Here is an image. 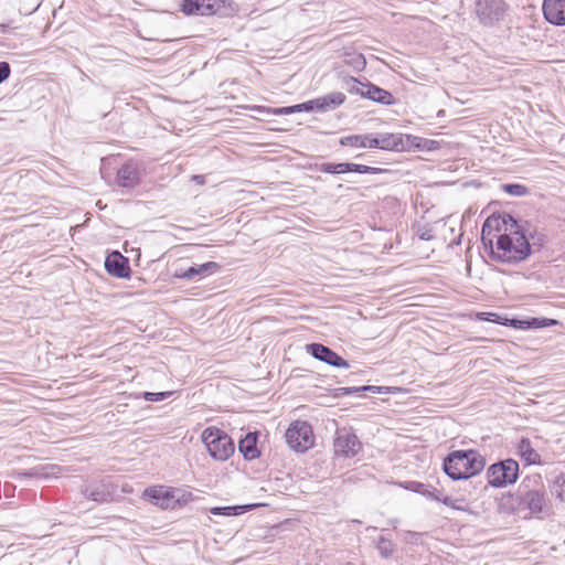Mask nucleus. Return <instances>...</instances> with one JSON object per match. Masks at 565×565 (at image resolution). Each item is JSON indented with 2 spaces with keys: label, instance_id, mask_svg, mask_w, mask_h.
Here are the masks:
<instances>
[{
  "label": "nucleus",
  "instance_id": "nucleus-1",
  "mask_svg": "<svg viewBox=\"0 0 565 565\" xmlns=\"http://www.w3.org/2000/svg\"><path fill=\"white\" fill-rule=\"evenodd\" d=\"M481 242L488 256L499 263L516 265L531 256L526 232L504 212L492 214L484 221Z\"/></svg>",
  "mask_w": 565,
  "mask_h": 565
},
{
  "label": "nucleus",
  "instance_id": "nucleus-2",
  "mask_svg": "<svg viewBox=\"0 0 565 565\" xmlns=\"http://www.w3.org/2000/svg\"><path fill=\"white\" fill-rule=\"evenodd\" d=\"M486 458L478 450H454L444 459L443 470L454 481H465L463 491L469 497L481 493L487 486L481 481H476L486 467Z\"/></svg>",
  "mask_w": 565,
  "mask_h": 565
},
{
  "label": "nucleus",
  "instance_id": "nucleus-3",
  "mask_svg": "<svg viewBox=\"0 0 565 565\" xmlns=\"http://www.w3.org/2000/svg\"><path fill=\"white\" fill-rule=\"evenodd\" d=\"M422 142H428V140L402 134H381V135H350L344 136L340 139V145L358 148H377L382 150L403 151L414 146L417 148L422 147Z\"/></svg>",
  "mask_w": 565,
  "mask_h": 565
},
{
  "label": "nucleus",
  "instance_id": "nucleus-4",
  "mask_svg": "<svg viewBox=\"0 0 565 565\" xmlns=\"http://www.w3.org/2000/svg\"><path fill=\"white\" fill-rule=\"evenodd\" d=\"M511 498L515 512H526L524 518L543 512L546 500L541 476L525 477Z\"/></svg>",
  "mask_w": 565,
  "mask_h": 565
},
{
  "label": "nucleus",
  "instance_id": "nucleus-5",
  "mask_svg": "<svg viewBox=\"0 0 565 565\" xmlns=\"http://www.w3.org/2000/svg\"><path fill=\"white\" fill-rule=\"evenodd\" d=\"M202 440L212 458L220 461L227 460L235 450L232 438L222 429L207 427L202 434Z\"/></svg>",
  "mask_w": 565,
  "mask_h": 565
},
{
  "label": "nucleus",
  "instance_id": "nucleus-6",
  "mask_svg": "<svg viewBox=\"0 0 565 565\" xmlns=\"http://www.w3.org/2000/svg\"><path fill=\"white\" fill-rule=\"evenodd\" d=\"M519 477V463L513 459L501 460L487 470V487L504 488L513 484Z\"/></svg>",
  "mask_w": 565,
  "mask_h": 565
},
{
  "label": "nucleus",
  "instance_id": "nucleus-7",
  "mask_svg": "<svg viewBox=\"0 0 565 565\" xmlns=\"http://www.w3.org/2000/svg\"><path fill=\"white\" fill-rule=\"evenodd\" d=\"M285 438L288 446L299 452L308 450L315 443L312 427L306 420L291 423L286 430Z\"/></svg>",
  "mask_w": 565,
  "mask_h": 565
},
{
  "label": "nucleus",
  "instance_id": "nucleus-8",
  "mask_svg": "<svg viewBox=\"0 0 565 565\" xmlns=\"http://www.w3.org/2000/svg\"><path fill=\"white\" fill-rule=\"evenodd\" d=\"M475 11L480 23L491 26L503 19L507 4L503 0H476Z\"/></svg>",
  "mask_w": 565,
  "mask_h": 565
},
{
  "label": "nucleus",
  "instance_id": "nucleus-9",
  "mask_svg": "<svg viewBox=\"0 0 565 565\" xmlns=\"http://www.w3.org/2000/svg\"><path fill=\"white\" fill-rule=\"evenodd\" d=\"M333 449L337 457L352 458L362 449V443L350 428H339L335 431Z\"/></svg>",
  "mask_w": 565,
  "mask_h": 565
},
{
  "label": "nucleus",
  "instance_id": "nucleus-10",
  "mask_svg": "<svg viewBox=\"0 0 565 565\" xmlns=\"http://www.w3.org/2000/svg\"><path fill=\"white\" fill-rule=\"evenodd\" d=\"M317 170L323 173L330 174H344L350 172L356 173H370V174H380L387 172L386 169L370 167L365 164L352 163V162H323L316 166Z\"/></svg>",
  "mask_w": 565,
  "mask_h": 565
},
{
  "label": "nucleus",
  "instance_id": "nucleus-11",
  "mask_svg": "<svg viewBox=\"0 0 565 565\" xmlns=\"http://www.w3.org/2000/svg\"><path fill=\"white\" fill-rule=\"evenodd\" d=\"M306 351L312 358L334 367L348 369L350 366L349 362L340 356L337 352H334L329 347L322 343H309L306 345Z\"/></svg>",
  "mask_w": 565,
  "mask_h": 565
},
{
  "label": "nucleus",
  "instance_id": "nucleus-12",
  "mask_svg": "<svg viewBox=\"0 0 565 565\" xmlns=\"http://www.w3.org/2000/svg\"><path fill=\"white\" fill-rule=\"evenodd\" d=\"M223 8V0H182L180 10L186 15H213Z\"/></svg>",
  "mask_w": 565,
  "mask_h": 565
},
{
  "label": "nucleus",
  "instance_id": "nucleus-13",
  "mask_svg": "<svg viewBox=\"0 0 565 565\" xmlns=\"http://www.w3.org/2000/svg\"><path fill=\"white\" fill-rule=\"evenodd\" d=\"M82 494L96 503H107L113 501L114 489L110 483L96 481L85 484L81 489Z\"/></svg>",
  "mask_w": 565,
  "mask_h": 565
},
{
  "label": "nucleus",
  "instance_id": "nucleus-14",
  "mask_svg": "<svg viewBox=\"0 0 565 565\" xmlns=\"http://www.w3.org/2000/svg\"><path fill=\"white\" fill-rule=\"evenodd\" d=\"M107 273L117 278H129L131 269L127 257L119 252L110 253L105 259Z\"/></svg>",
  "mask_w": 565,
  "mask_h": 565
},
{
  "label": "nucleus",
  "instance_id": "nucleus-15",
  "mask_svg": "<svg viewBox=\"0 0 565 565\" xmlns=\"http://www.w3.org/2000/svg\"><path fill=\"white\" fill-rule=\"evenodd\" d=\"M116 182L120 188L134 189L140 183V170L132 161L124 163L118 170Z\"/></svg>",
  "mask_w": 565,
  "mask_h": 565
},
{
  "label": "nucleus",
  "instance_id": "nucleus-16",
  "mask_svg": "<svg viewBox=\"0 0 565 565\" xmlns=\"http://www.w3.org/2000/svg\"><path fill=\"white\" fill-rule=\"evenodd\" d=\"M544 18L554 25H565V0H543Z\"/></svg>",
  "mask_w": 565,
  "mask_h": 565
},
{
  "label": "nucleus",
  "instance_id": "nucleus-17",
  "mask_svg": "<svg viewBox=\"0 0 565 565\" xmlns=\"http://www.w3.org/2000/svg\"><path fill=\"white\" fill-rule=\"evenodd\" d=\"M171 488L163 489V487H150L143 491V498L147 499L154 505L160 507L161 509H174L173 499L170 498Z\"/></svg>",
  "mask_w": 565,
  "mask_h": 565
},
{
  "label": "nucleus",
  "instance_id": "nucleus-18",
  "mask_svg": "<svg viewBox=\"0 0 565 565\" xmlns=\"http://www.w3.org/2000/svg\"><path fill=\"white\" fill-rule=\"evenodd\" d=\"M365 90H361V96L382 105H393L395 102L394 96L386 89H383L370 82L363 85Z\"/></svg>",
  "mask_w": 565,
  "mask_h": 565
},
{
  "label": "nucleus",
  "instance_id": "nucleus-19",
  "mask_svg": "<svg viewBox=\"0 0 565 565\" xmlns=\"http://www.w3.org/2000/svg\"><path fill=\"white\" fill-rule=\"evenodd\" d=\"M347 97L341 92H333L324 96L312 99L315 111H328L335 109L345 102Z\"/></svg>",
  "mask_w": 565,
  "mask_h": 565
},
{
  "label": "nucleus",
  "instance_id": "nucleus-20",
  "mask_svg": "<svg viewBox=\"0 0 565 565\" xmlns=\"http://www.w3.org/2000/svg\"><path fill=\"white\" fill-rule=\"evenodd\" d=\"M258 433H247L238 441V450L246 460H254L260 456L257 448Z\"/></svg>",
  "mask_w": 565,
  "mask_h": 565
},
{
  "label": "nucleus",
  "instance_id": "nucleus-21",
  "mask_svg": "<svg viewBox=\"0 0 565 565\" xmlns=\"http://www.w3.org/2000/svg\"><path fill=\"white\" fill-rule=\"evenodd\" d=\"M516 452L526 465H542L540 454L532 447L529 438H521Z\"/></svg>",
  "mask_w": 565,
  "mask_h": 565
},
{
  "label": "nucleus",
  "instance_id": "nucleus-22",
  "mask_svg": "<svg viewBox=\"0 0 565 565\" xmlns=\"http://www.w3.org/2000/svg\"><path fill=\"white\" fill-rule=\"evenodd\" d=\"M405 489L418 493L428 500H440V492L430 484H425L418 481H408L406 482Z\"/></svg>",
  "mask_w": 565,
  "mask_h": 565
},
{
  "label": "nucleus",
  "instance_id": "nucleus-23",
  "mask_svg": "<svg viewBox=\"0 0 565 565\" xmlns=\"http://www.w3.org/2000/svg\"><path fill=\"white\" fill-rule=\"evenodd\" d=\"M376 548L383 558H390L396 552V544L385 536H380L376 542Z\"/></svg>",
  "mask_w": 565,
  "mask_h": 565
},
{
  "label": "nucleus",
  "instance_id": "nucleus-24",
  "mask_svg": "<svg viewBox=\"0 0 565 565\" xmlns=\"http://www.w3.org/2000/svg\"><path fill=\"white\" fill-rule=\"evenodd\" d=\"M170 498L173 499V505L174 508L178 505H184L188 502L192 501L193 495L191 492L178 489V488H171V495Z\"/></svg>",
  "mask_w": 565,
  "mask_h": 565
},
{
  "label": "nucleus",
  "instance_id": "nucleus-25",
  "mask_svg": "<svg viewBox=\"0 0 565 565\" xmlns=\"http://www.w3.org/2000/svg\"><path fill=\"white\" fill-rule=\"evenodd\" d=\"M526 234L529 237V246H530L531 255L540 252L545 244V235L541 234V233H536V232H534V233L529 232Z\"/></svg>",
  "mask_w": 565,
  "mask_h": 565
},
{
  "label": "nucleus",
  "instance_id": "nucleus-26",
  "mask_svg": "<svg viewBox=\"0 0 565 565\" xmlns=\"http://www.w3.org/2000/svg\"><path fill=\"white\" fill-rule=\"evenodd\" d=\"M551 492L561 501L565 502V473L555 477Z\"/></svg>",
  "mask_w": 565,
  "mask_h": 565
},
{
  "label": "nucleus",
  "instance_id": "nucleus-27",
  "mask_svg": "<svg viewBox=\"0 0 565 565\" xmlns=\"http://www.w3.org/2000/svg\"><path fill=\"white\" fill-rule=\"evenodd\" d=\"M247 507L244 505H233V507H215L210 510V512L214 515H238L244 510H246Z\"/></svg>",
  "mask_w": 565,
  "mask_h": 565
},
{
  "label": "nucleus",
  "instance_id": "nucleus-28",
  "mask_svg": "<svg viewBox=\"0 0 565 565\" xmlns=\"http://www.w3.org/2000/svg\"><path fill=\"white\" fill-rule=\"evenodd\" d=\"M196 270H198V277H206V276H210L214 273H216L220 268H221V265L216 262H206L204 264H201V265H196Z\"/></svg>",
  "mask_w": 565,
  "mask_h": 565
},
{
  "label": "nucleus",
  "instance_id": "nucleus-29",
  "mask_svg": "<svg viewBox=\"0 0 565 565\" xmlns=\"http://www.w3.org/2000/svg\"><path fill=\"white\" fill-rule=\"evenodd\" d=\"M558 324V321L550 318H529V330L530 329H543Z\"/></svg>",
  "mask_w": 565,
  "mask_h": 565
},
{
  "label": "nucleus",
  "instance_id": "nucleus-30",
  "mask_svg": "<svg viewBox=\"0 0 565 565\" xmlns=\"http://www.w3.org/2000/svg\"><path fill=\"white\" fill-rule=\"evenodd\" d=\"M502 191L513 196H523L527 193V188L520 183L502 184Z\"/></svg>",
  "mask_w": 565,
  "mask_h": 565
},
{
  "label": "nucleus",
  "instance_id": "nucleus-31",
  "mask_svg": "<svg viewBox=\"0 0 565 565\" xmlns=\"http://www.w3.org/2000/svg\"><path fill=\"white\" fill-rule=\"evenodd\" d=\"M173 276L179 279H184L189 281H193L198 277V270L195 264L190 266L186 269L179 268L174 271Z\"/></svg>",
  "mask_w": 565,
  "mask_h": 565
},
{
  "label": "nucleus",
  "instance_id": "nucleus-32",
  "mask_svg": "<svg viewBox=\"0 0 565 565\" xmlns=\"http://www.w3.org/2000/svg\"><path fill=\"white\" fill-rule=\"evenodd\" d=\"M173 394L172 391H166V392H143L142 393V397L146 399V401H149V402H161L168 397H170L171 395Z\"/></svg>",
  "mask_w": 565,
  "mask_h": 565
},
{
  "label": "nucleus",
  "instance_id": "nucleus-33",
  "mask_svg": "<svg viewBox=\"0 0 565 565\" xmlns=\"http://www.w3.org/2000/svg\"><path fill=\"white\" fill-rule=\"evenodd\" d=\"M28 478H46V475L41 472V470L39 468H32L30 470H25V471H21V472H18L17 473V479L18 480H23V479H28Z\"/></svg>",
  "mask_w": 565,
  "mask_h": 565
},
{
  "label": "nucleus",
  "instance_id": "nucleus-34",
  "mask_svg": "<svg viewBox=\"0 0 565 565\" xmlns=\"http://www.w3.org/2000/svg\"><path fill=\"white\" fill-rule=\"evenodd\" d=\"M257 110L260 111V113H267V114H273V115H289V114H294L291 106L278 107V108H267V107L259 106V107H257Z\"/></svg>",
  "mask_w": 565,
  "mask_h": 565
},
{
  "label": "nucleus",
  "instance_id": "nucleus-35",
  "mask_svg": "<svg viewBox=\"0 0 565 565\" xmlns=\"http://www.w3.org/2000/svg\"><path fill=\"white\" fill-rule=\"evenodd\" d=\"M364 84L365 83H362L354 77H350L347 82L348 90L352 94L361 95V90H365V88L363 87Z\"/></svg>",
  "mask_w": 565,
  "mask_h": 565
},
{
  "label": "nucleus",
  "instance_id": "nucleus-36",
  "mask_svg": "<svg viewBox=\"0 0 565 565\" xmlns=\"http://www.w3.org/2000/svg\"><path fill=\"white\" fill-rule=\"evenodd\" d=\"M417 235L422 241H431L435 237L434 231L429 226L418 227Z\"/></svg>",
  "mask_w": 565,
  "mask_h": 565
},
{
  "label": "nucleus",
  "instance_id": "nucleus-37",
  "mask_svg": "<svg viewBox=\"0 0 565 565\" xmlns=\"http://www.w3.org/2000/svg\"><path fill=\"white\" fill-rule=\"evenodd\" d=\"M360 390H361V393L382 394V393H387L388 387L375 386V385H363V386H360Z\"/></svg>",
  "mask_w": 565,
  "mask_h": 565
},
{
  "label": "nucleus",
  "instance_id": "nucleus-38",
  "mask_svg": "<svg viewBox=\"0 0 565 565\" xmlns=\"http://www.w3.org/2000/svg\"><path fill=\"white\" fill-rule=\"evenodd\" d=\"M507 326L513 327L519 330H529V319H509Z\"/></svg>",
  "mask_w": 565,
  "mask_h": 565
},
{
  "label": "nucleus",
  "instance_id": "nucleus-39",
  "mask_svg": "<svg viewBox=\"0 0 565 565\" xmlns=\"http://www.w3.org/2000/svg\"><path fill=\"white\" fill-rule=\"evenodd\" d=\"M291 107H292V113L315 111L312 99L301 103V104L292 105Z\"/></svg>",
  "mask_w": 565,
  "mask_h": 565
},
{
  "label": "nucleus",
  "instance_id": "nucleus-40",
  "mask_svg": "<svg viewBox=\"0 0 565 565\" xmlns=\"http://www.w3.org/2000/svg\"><path fill=\"white\" fill-rule=\"evenodd\" d=\"M11 74V67L8 62H0V84L9 78Z\"/></svg>",
  "mask_w": 565,
  "mask_h": 565
},
{
  "label": "nucleus",
  "instance_id": "nucleus-41",
  "mask_svg": "<svg viewBox=\"0 0 565 565\" xmlns=\"http://www.w3.org/2000/svg\"><path fill=\"white\" fill-rule=\"evenodd\" d=\"M463 499H452L450 497H444L441 498L440 497V500L438 502H443L445 505L447 507H450L452 509H459V507L457 505V502H462Z\"/></svg>",
  "mask_w": 565,
  "mask_h": 565
},
{
  "label": "nucleus",
  "instance_id": "nucleus-42",
  "mask_svg": "<svg viewBox=\"0 0 565 565\" xmlns=\"http://www.w3.org/2000/svg\"><path fill=\"white\" fill-rule=\"evenodd\" d=\"M354 65L356 67H364L366 62H365V58L363 55H358L355 58H354Z\"/></svg>",
  "mask_w": 565,
  "mask_h": 565
},
{
  "label": "nucleus",
  "instance_id": "nucleus-43",
  "mask_svg": "<svg viewBox=\"0 0 565 565\" xmlns=\"http://www.w3.org/2000/svg\"><path fill=\"white\" fill-rule=\"evenodd\" d=\"M334 396L335 397L349 396V394L347 393V387H339V388H337Z\"/></svg>",
  "mask_w": 565,
  "mask_h": 565
},
{
  "label": "nucleus",
  "instance_id": "nucleus-44",
  "mask_svg": "<svg viewBox=\"0 0 565 565\" xmlns=\"http://www.w3.org/2000/svg\"><path fill=\"white\" fill-rule=\"evenodd\" d=\"M347 393H348L349 395H353V394H356V393H361L360 386L347 387Z\"/></svg>",
  "mask_w": 565,
  "mask_h": 565
},
{
  "label": "nucleus",
  "instance_id": "nucleus-45",
  "mask_svg": "<svg viewBox=\"0 0 565 565\" xmlns=\"http://www.w3.org/2000/svg\"><path fill=\"white\" fill-rule=\"evenodd\" d=\"M9 29H10V26H9V24H8V23H0V32H1V33H7V32H9Z\"/></svg>",
  "mask_w": 565,
  "mask_h": 565
},
{
  "label": "nucleus",
  "instance_id": "nucleus-46",
  "mask_svg": "<svg viewBox=\"0 0 565 565\" xmlns=\"http://www.w3.org/2000/svg\"><path fill=\"white\" fill-rule=\"evenodd\" d=\"M408 534L412 536V539H417L419 533L416 532H408Z\"/></svg>",
  "mask_w": 565,
  "mask_h": 565
}]
</instances>
